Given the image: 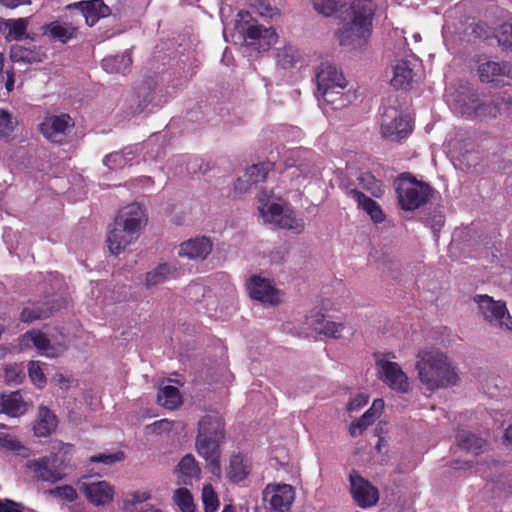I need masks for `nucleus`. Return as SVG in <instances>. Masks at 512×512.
<instances>
[{
  "instance_id": "obj_1",
  "label": "nucleus",
  "mask_w": 512,
  "mask_h": 512,
  "mask_svg": "<svg viewBox=\"0 0 512 512\" xmlns=\"http://www.w3.org/2000/svg\"><path fill=\"white\" fill-rule=\"evenodd\" d=\"M375 6L370 0H356L346 11L336 32L339 44L348 50L362 49L370 35Z\"/></svg>"
},
{
  "instance_id": "obj_2",
  "label": "nucleus",
  "mask_w": 512,
  "mask_h": 512,
  "mask_svg": "<svg viewBox=\"0 0 512 512\" xmlns=\"http://www.w3.org/2000/svg\"><path fill=\"white\" fill-rule=\"evenodd\" d=\"M418 379L429 391L455 385L458 374L448 357L439 349L424 348L416 356Z\"/></svg>"
},
{
  "instance_id": "obj_3",
  "label": "nucleus",
  "mask_w": 512,
  "mask_h": 512,
  "mask_svg": "<svg viewBox=\"0 0 512 512\" xmlns=\"http://www.w3.org/2000/svg\"><path fill=\"white\" fill-rule=\"evenodd\" d=\"M258 211L265 223L300 234L305 230L303 218L297 217L272 191L261 190L257 196Z\"/></svg>"
},
{
  "instance_id": "obj_4",
  "label": "nucleus",
  "mask_w": 512,
  "mask_h": 512,
  "mask_svg": "<svg viewBox=\"0 0 512 512\" xmlns=\"http://www.w3.org/2000/svg\"><path fill=\"white\" fill-rule=\"evenodd\" d=\"M319 95L328 104L345 106L344 93L347 82L337 67L330 63H322L316 74Z\"/></svg>"
},
{
  "instance_id": "obj_5",
  "label": "nucleus",
  "mask_w": 512,
  "mask_h": 512,
  "mask_svg": "<svg viewBox=\"0 0 512 512\" xmlns=\"http://www.w3.org/2000/svg\"><path fill=\"white\" fill-rule=\"evenodd\" d=\"M396 191L401 208L415 210L427 203L433 190L427 183L404 173L396 181Z\"/></svg>"
},
{
  "instance_id": "obj_6",
  "label": "nucleus",
  "mask_w": 512,
  "mask_h": 512,
  "mask_svg": "<svg viewBox=\"0 0 512 512\" xmlns=\"http://www.w3.org/2000/svg\"><path fill=\"white\" fill-rule=\"evenodd\" d=\"M454 109L467 117L495 118L502 114V107L497 97L489 102L479 99L475 93L460 92L451 100Z\"/></svg>"
},
{
  "instance_id": "obj_7",
  "label": "nucleus",
  "mask_w": 512,
  "mask_h": 512,
  "mask_svg": "<svg viewBox=\"0 0 512 512\" xmlns=\"http://www.w3.org/2000/svg\"><path fill=\"white\" fill-rule=\"evenodd\" d=\"M235 29L249 46H256L265 50L276 40V33L272 28H264L256 23L247 11H240L235 20Z\"/></svg>"
},
{
  "instance_id": "obj_8",
  "label": "nucleus",
  "mask_w": 512,
  "mask_h": 512,
  "mask_svg": "<svg viewBox=\"0 0 512 512\" xmlns=\"http://www.w3.org/2000/svg\"><path fill=\"white\" fill-rule=\"evenodd\" d=\"M303 331L307 335L322 334L334 339H348L354 334L352 326L325 319L320 311H311L305 318Z\"/></svg>"
},
{
  "instance_id": "obj_9",
  "label": "nucleus",
  "mask_w": 512,
  "mask_h": 512,
  "mask_svg": "<svg viewBox=\"0 0 512 512\" xmlns=\"http://www.w3.org/2000/svg\"><path fill=\"white\" fill-rule=\"evenodd\" d=\"M21 350L36 348L41 355L54 358L62 355L67 347V338L61 335L60 338H49L38 330L26 332L19 339Z\"/></svg>"
},
{
  "instance_id": "obj_10",
  "label": "nucleus",
  "mask_w": 512,
  "mask_h": 512,
  "mask_svg": "<svg viewBox=\"0 0 512 512\" xmlns=\"http://www.w3.org/2000/svg\"><path fill=\"white\" fill-rule=\"evenodd\" d=\"M473 301L477 304L482 318L491 325L512 332V317L503 301H496L489 295H475Z\"/></svg>"
},
{
  "instance_id": "obj_11",
  "label": "nucleus",
  "mask_w": 512,
  "mask_h": 512,
  "mask_svg": "<svg viewBox=\"0 0 512 512\" xmlns=\"http://www.w3.org/2000/svg\"><path fill=\"white\" fill-rule=\"evenodd\" d=\"M411 131V121L407 115L393 105L384 107L381 117V134L385 139L400 142Z\"/></svg>"
},
{
  "instance_id": "obj_12",
  "label": "nucleus",
  "mask_w": 512,
  "mask_h": 512,
  "mask_svg": "<svg viewBox=\"0 0 512 512\" xmlns=\"http://www.w3.org/2000/svg\"><path fill=\"white\" fill-rule=\"evenodd\" d=\"M64 459H59L53 453L51 456H44L38 459L26 461L25 468L27 474L34 479L43 482L56 483L64 479Z\"/></svg>"
},
{
  "instance_id": "obj_13",
  "label": "nucleus",
  "mask_w": 512,
  "mask_h": 512,
  "mask_svg": "<svg viewBox=\"0 0 512 512\" xmlns=\"http://www.w3.org/2000/svg\"><path fill=\"white\" fill-rule=\"evenodd\" d=\"M291 185L297 191H303L320 182V168L310 158L300 159L295 165L289 164Z\"/></svg>"
},
{
  "instance_id": "obj_14",
  "label": "nucleus",
  "mask_w": 512,
  "mask_h": 512,
  "mask_svg": "<svg viewBox=\"0 0 512 512\" xmlns=\"http://www.w3.org/2000/svg\"><path fill=\"white\" fill-rule=\"evenodd\" d=\"M380 379L394 391L407 393L410 390V382L400 365L391 361L386 356L377 360Z\"/></svg>"
},
{
  "instance_id": "obj_15",
  "label": "nucleus",
  "mask_w": 512,
  "mask_h": 512,
  "mask_svg": "<svg viewBox=\"0 0 512 512\" xmlns=\"http://www.w3.org/2000/svg\"><path fill=\"white\" fill-rule=\"evenodd\" d=\"M249 296L261 303L269 305H277L282 301V293L267 278L260 276H252L247 284Z\"/></svg>"
},
{
  "instance_id": "obj_16",
  "label": "nucleus",
  "mask_w": 512,
  "mask_h": 512,
  "mask_svg": "<svg viewBox=\"0 0 512 512\" xmlns=\"http://www.w3.org/2000/svg\"><path fill=\"white\" fill-rule=\"evenodd\" d=\"M79 490L95 506H103L114 498V487L107 481H91L84 476L77 482Z\"/></svg>"
},
{
  "instance_id": "obj_17",
  "label": "nucleus",
  "mask_w": 512,
  "mask_h": 512,
  "mask_svg": "<svg viewBox=\"0 0 512 512\" xmlns=\"http://www.w3.org/2000/svg\"><path fill=\"white\" fill-rule=\"evenodd\" d=\"M113 223L140 236L147 224V216L140 204L131 203L118 211Z\"/></svg>"
},
{
  "instance_id": "obj_18",
  "label": "nucleus",
  "mask_w": 512,
  "mask_h": 512,
  "mask_svg": "<svg viewBox=\"0 0 512 512\" xmlns=\"http://www.w3.org/2000/svg\"><path fill=\"white\" fill-rule=\"evenodd\" d=\"M224 439L222 438H210V437H197L195 441V447L198 455L202 457L207 464L209 471L215 475L220 476L221 466L220 457L221 449L220 445Z\"/></svg>"
},
{
  "instance_id": "obj_19",
  "label": "nucleus",
  "mask_w": 512,
  "mask_h": 512,
  "mask_svg": "<svg viewBox=\"0 0 512 512\" xmlns=\"http://www.w3.org/2000/svg\"><path fill=\"white\" fill-rule=\"evenodd\" d=\"M263 500L275 512H286L295 500V491L289 484H269L263 490Z\"/></svg>"
},
{
  "instance_id": "obj_20",
  "label": "nucleus",
  "mask_w": 512,
  "mask_h": 512,
  "mask_svg": "<svg viewBox=\"0 0 512 512\" xmlns=\"http://www.w3.org/2000/svg\"><path fill=\"white\" fill-rule=\"evenodd\" d=\"M349 480L352 496L361 508H370L378 502V489L365 480L358 472H351Z\"/></svg>"
},
{
  "instance_id": "obj_21",
  "label": "nucleus",
  "mask_w": 512,
  "mask_h": 512,
  "mask_svg": "<svg viewBox=\"0 0 512 512\" xmlns=\"http://www.w3.org/2000/svg\"><path fill=\"white\" fill-rule=\"evenodd\" d=\"M73 125L74 123L69 115H53L44 119L40 124V131L48 140L62 143Z\"/></svg>"
},
{
  "instance_id": "obj_22",
  "label": "nucleus",
  "mask_w": 512,
  "mask_h": 512,
  "mask_svg": "<svg viewBox=\"0 0 512 512\" xmlns=\"http://www.w3.org/2000/svg\"><path fill=\"white\" fill-rule=\"evenodd\" d=\"M67 8L79 9L76 20H78L79 23L81 20H84L88 26L95 25L100 18L106 17L110 13L108 6H106L102 0L81 1L68 5Z\"/></svg>"
},
{
  "instance_id": "obj_23",
  "label": "nucleus",
  "mask_w": 512,
  "mask_h": 512,
  "mask_svg": "<svg viewBox=\"0 0 512 512\" xmlns=\"http://www.w3.org/2000/svg\"><path fill=\"white\" fill-rule=\"evenodd\" d=\"M478 76L484 83H499L504 77L512 79V63L487 60L479 64Z\"/></svg>"
},
{
  "instance_id": "obj_24",
  "label": "nucleus",
  "mask_w": 512,
  "mask_h": 512,
  "mask_svg": "<svg viewBox=\"0 0 512 512\" xmlns=\"http://www.w3.org/2000/svg\"><path fill=\"white\" fill-rule=\"evenodd\" d=\"M140 236L112 223L107 232L106 243L111 254L119 255L137 241Z\"/></svg>"
},
{
  "instance_id": "obj_25",
  "label": "nucleus",
  "mask_w": 512,
  "mask_h": 512,
  "mask_svg": "<svg viewBox=\"0 0 512 512\" xmlns=\"http://www.w3.org/2000/svg\"><path fill=\"white\" fill-rule=\"evenodd\" d=\"M213 243L206 236H198L182 242L178 255L190 260H204L212 252Z\"/></svg>"
},
{
  "instance_id": "obj_26",
  "label": "nucleus",
  "mask_w": 512,
  "mask_h": 512,
  "mask_svg": "<svg viewBox=\"0 0 512 512\" xmlns=\"http://www.w3.org/2000/svg\"><path fill=\"white\" fill-rule=\"evenodd\" d=\"M79 21L73 18L71 21L57 20L42 27V33L52 39L66 43L76 37Z\"/></svg>"
},
{
  "instance_id": "obj_27",
  "label": "nucleus",
  "mask_w": 512,
  "mask_h": 512,
  "mask_svg": "<svg viewBox=\"0 0 512 512\" xmlns=\"http://www.w3.org/2000/svg\"><path fill=\"white\" fill-rule=\"evenodd\" d=\"M225 438V426L222 416L217 412L204 415L198 423L197 437Z\"/></svg>"
},
{
  "instance_id": "obj_28",
  "label": "nucleus",
  "mask_w": 512,
  "mask_h": 512,
  "mask_svg": "<svg viewBox=\"0 0 512 512\" xmlns=\"http://www.w3.org/2000/svg\"><path fill=\"white\" fill-rule=\"evenodd\" d=\"M415 64L409 60H399L392 67L391 85L395 89H407L413 82L416 73Z\"/></svg>"
},
{
  "instance_id": "obj_29",
  "label": "nucleus",
  "mask_w": 512,
  "mask_h": 512,
  "mask_svg": "<svg viewBox=\"0 0 512 512\" xmlns=\"http://www.w3.org/2000/svg\"><path fill=\"white\" fill-rule=\"evenodd\" d=\"M251 470V461L243 453H234L229 458L226 477L233 483H239L247 478Z\"/></svg>"
},
{
  "instance_id": "obj_30",
  "label": "nucleus",
  "mask_w": 512,
  "mask_h": 512,
  "mask_svg": "<svg viewBox=\"0 0 512 512\" xmlns=\"http://www.w3.org/2000/svg\"><path fill=\"white\" fill-rule=\"evenodd\" d=\"M176 276L177 268L174 265L160 263L144 275L142 283L147 289H152Z\"/></svg>"
},
{
  "instance_id": "obj_31",
  "label": "nucleus",
  "mask_w": 512,
  "mask_h": 512,
  "mask_svg": "<svg viewBox=\"0 0 512 512\" xmlns=\"http://www.w3.org/2000/svg\"><path fill=\"white\" fill-rule=\"evenodd\" d=\"M385 407L383 399H375L372 406L355 422L351 423L349 431L355 437L372 425L381 415Z\"/></svg>"
},
{
  "instance_id": "obj_32",
  "label": "nucleus",
  "mask_w": 512,
  "mask_h": 512,
  "mask_svg": "<svg viewBox=\"0 0 512 512\" xmlns=\"http://www.w3.org/2000/svg\"><path fill=\"white\" fill-rule=\"evenodd\" d=\"M346 193L348 197L358 204L359 207L367 212L374 222L381 223L384 221L385 215L377 202L365 196L356 188L348 189Z\"/></svg>"
},
{
  "instance_id": "obj_33",
  "label": "nucleus",
  "mask_w": 512,
  "mask_h": 512,
  "mask_svg": "<svg viewBox=\"0 0 512 512\" xmlns=\"http://www.w3.org/2000/svg\"><path fill=\"white\" fill-rule=\"evenodd\" d=\"M271 169L272 164L270 162L258 163L248 167L244 175L235 182V191L238 193L246 192L247 188L240 187L243 182H251L252 185L262 182L266 179Z\"/></svg>"
},
{
  "instance_id": "obj_34",
  "label": "nucleus",
  "mask_w": 512,
  "mask_h": 512,
  "mask_svg": "<svg viewBox=\"0 0 512 512\" xmlns=\"http://www.w3.org/2000/svg\"><path fill=\"white\" fill-rule=\"evenodd\" d=\"M140 148L138 146L127 147L121 151L108 154L103 163L111 170H119L126 166L132 165L133 160L138 154Z\"/></svg>"
},
{
  "instance_id": "obj_35",
  "label": "nucleus",
  "mask_w": 512,
  "mask_h": 512,
  "mask_svg": "<svg viewBox=\"0 0 512 512\" xmlns=\"http://www.w3.org/2000/svg\"><path fill=\"white\" fill-rule=\"evenodd\" d=\"M10 58L13 62L39 63L46 59V53L39 47L26 48L15 44L11 47Z\"/></svg>"
},
{
  "instance_id": "obj_36",
  "label": "nucleus",
  "mask_w": 512,
  "mask_h": 512,
  "mask_svg": "<svg viewBox=\"0 0 512 512\" xmlns=\"http://www.w3.org/2000/svg\"><path fill=\"white\" fill-rule=\"evenodd\" d=\"M27 410V405L23 401L19 392L0 395V413H5L12 417H19Z\"/></svg>"
},
{
  "instance_id": "obj_37",
  "label": "nucleus",
  "mask_w": 512,
  "mask_h": 512,
  "mask_svg": "<svg viewBox=\"0 0 512 512\" xmlns=\"http://www.w3.org/2000/svg\"><path fill=\"white\" fill-rule=\"evenodd\" d=\"M57 427L56 416L45 406L38 410V417L34 425L35 435L38 437H47Z\"/></svg>"
},
{
  "instance_id": "obj_38",
  "label": "nucleus",
  "mask_w": 512,
  "mask_h": 512,
  "mask_svg": "<svg viewBox=\"0 0 512 512\" xmlns=\"http://www.w3.org/2000/svg\"><path fill=\"white\" fill-rule=\"evenodd\" d=\"M187 296L193 302H205L207 312L216 313L217 306L216 301L203 284L192 283L186 289Z\"/></svg>"
},
{
  "instance_id": "obj_39",
  "label": "nucleus",
  "mask_w": 512,
  "mask_h": 512,
  "mask_svg": "<svg viewBox=\"0 0 512 512\" xmlns=\"http://www.w3.org/2000/svg\"><path fill=\"white\" fill-rule=\"evenodd\" d=\"M458 446L468 452L478 455L485 446V441L469 431H459L456 436Z\"/></svg>"
},
{
  "instance_id": "obj_40",
  "label": "nucleus",
  "mask_w": 512,
  "mask_h": 512,
  "mask_svg": "<svg viewBox=\"0 0 512 512\" xmlns=\"http://www.w3.org/2000/svg\"><path fill=\"white\" fill-rule=\"evenodd\" d=\"M18 119L9 111L0 108V139L11 141L18 131Z\"/></svg>"
},
{
  "instance_id": "obj_41",
  "label": "nucleus",
  "mask_w": 512,
  "mask_h": 512,
  "mask_svg": "<svg viewBox=\"0 0 512 512\" xmlns=\"http://www.w3.org/2000/svg\"><path fill=\"white\" fill-rule=\"evenodd\" d=\"M132 64L129 51L117 56L106 57L102 61V67L109 73H125Z\"/></svg>"
},
{
  "instance_id": "obj_42",
  "label": "nucleus",
  "mask_w": 512,
  "mask_h": 512,
  "mask_svg": "<svg viewBox=\"0 0 512 512\" xmlns=\"http://www.w3.org/2000/svg\"><path fill=\"white\" fill-rule=\"evenodd\" d=\"M157 401L161 406L170 410L177 408L182 402L178 388L171 385L159 390Z\"/></svg>"
},
{
  "instance_id": "obj_43",
  "label": "nucleus",
  "mask_w": 512,
  "mask_h": 512,
  "mask_svg": "<svg viewBox=\"0 0 512 512\" xmlns=\"http://www.w3.org/2000/svg\"><path fill=\"white\" fill-rule=\"evenodd\" d=\"M4 31L6 39L8 40H21L28 27V18L9 19L4 22Z\"/></svg>"
},
{
  "instance_id": "obj_44",
  "label": "nucleus",
  "mask_w": 512,
  "mask_h": 512,
  "mask_svg": "<svg viewBox=\"0 0 512 512\" xmlns=\"http://www.w3.org/2000/svg\"><path fill=\"white\" fill-rule=\"evenodd\" d=\"M44 494L55 501L62 503H71L76 501L78 498L76 489L70 485L58 486L53 489L46 490Z\"/></svg>"
},
{
  "instance_id": "obj_45",
  "label": "nucleus",
  "mask_w": 512,
  "mask_h": 512,
  "mask_svg": "<svg viewBox=\"0 0 512 512\" xmlns=\"http://www.w3.org/2000/svg\"><path fill=\"white\" fill-rule=\"evenodd\" d=\"M53 311L52 307H46L39 304L32 303L26 307L21 312L20 318L23 322H33L35 320H40L48 317Z\"/></svg>"
},
{
  "instance_id": "obj_46",
  "label": "nucleus",
  "mask_w": 512,
  "mask_h": 512,
  "mask_svg": "<svg viewBox=\"0 0 512 512\" xmlns=\"http://www.w3.org/2000/svg\"><path fill=\"white\" fill-rule=\"evenodd\" d=\"M277 63L284 69H288L296 65L300 60V54L292 46H284L277 49Z\"/></svg>"
},
{
  "instance_id": "obj_47",
  "label": "nucleus",
  "mask_w": 512,
  "mask_h": 512,
  "mask_svg": "<svg viewBox=\"0 0 512 512\" xmlns=\"http://www.w3.org/2000/svg\"><path fill=\"white\" fill-rule=\"evenodd\" d=\"M359 185L362 189L368 191L374 197H381L384 193L382 183L377 180L371 173H361L358 177Z\"/></svg>"
},
{
  "instance_id": "obj_48",
  "label": "nucleus",
  "mask_w": 512,
  "mask_h": 512,
  "mask_svg": "<svg viewBox=\"0 0 512 512\" xmlns=\"http://www.w3.org/2000/svg\"><path fill=\"white\" fill-rule=\"evenodd\" d=\"M0 448L15 452L23 457H28L30 455V451L27 447H25L16 437L7 433H0Z\"/></svg>"
},
{
  "instance_id": "obj_49",
  "label": "nucleus",
  "mask_w": 512,
  "mask_h": 512,
  "mask_svg": "<svg viewBox=\"0 0 512 512\" xmlns=\"http://www.w3.org/2000/svg\"><path fill=\"white\" fill-rule=\"evenodd\" d=\"M177 468L179 473H181L185 478L192 479L199 477L200 469L196 463L195 458L190 454L185 455L181 459Z\"/></svg>"
},
{
  "instance_id": "obj_50",
  "label": "nucleus",
  "mask_w": 512,
  "mask_h": 512,
  "mask_svg": "<svg viewBox=\"0 0 512 512\" xmlns=\"http://www.w3.org/2000/svg\"><path fill=\"white\" fill-rule=\"evenodd\" d=\"M173 500L182 512H193V498L186 488L177 489Z\"/></svg>"
},
{
  "instance_id": "obj_51",
  "label": "nucleus",
  "mask_w": 512,
  "mask_h": 512,
  "mask_svg": "<svg viewBox=\"0 0 512 512\" xmlns=\"http://www.w3.org/2000/svg\"><path fill=\"white\" fill-rule=\"evenodd\" d=\"M341 6L342 0H313L314 9L326 17L333 15Z\"/></svg>"
},
{
  "instance_id": "obj_52",
  "label": "nucleus",
  "mask_w": 512,
  "mask_h": 512,
  "mask_svg": "<svg viewBox=\"0 0 512 512\" xmlns=\"http://www.w3.org/2000/svg\"><path fill=\"white\" fill-rule=\"evenodd\" d=\"M151 498V494L148 491H134L128 493L123 498L124 510H131L136 507L137 504L148 501Z\"/></svg>"
},
{
  "instance_id": "obj_53",
  "label": "nucleus",
  "mask_w": 512,
  "mask_h": 512,
  "mask_svg": "<svg viewBox=\"0 0 512 512\" xmlns=\"http://www.w3.org/2000/svg\"><path fill=\"white\" fill-rule=\"evenodd\" d=\"M202 500L205 506V512H214L218 509L219 501L212 486L207 485L203 488Z\"/></svg>"
},
{
  "instance_id": "obj_54",
  "label": "nucleus",
  "mask_w": 512,
  "mask_h": 512,
  "mask_svg": "<svg viewBox=\"0 0 512 512\" xmlns=\"http://www.w3.org/2000/svg\"><path fill=\"white\" fill-rule=\"evenodd\" d=\"M124 459V453L122 451H116L113 453H99L89 458L91 462L102 463L104 465H112L116 462H120Z\"/></svg>"
},
{
  "instance_id": "obj_55",
  "label": "nucleus",
  "mask_w": 512,
  "mask_h": 512,
  "mask_svg": "<svg viewBox=\"0 0 512 512\" xmlns=\"http://www.w3.org/2000/svg\"><path fill=\"white\" fill-rule=\"evenodd\" d=\"M28 374L31 381L39 388L46 384V377L39 362L31 361L28 365Z\"/></svg>"
},
{
  "instance_id": "obj_56",
  "label": "nucleus",
  "mask_w": 512,
  "mask_h": 512,
  "mask_svg": "<svg viewBox=\"0 0 512 512\" xmlns=\"http://www.w3.org/2000/svg\"><path fill=\"white\" fill-rule=\"evenodd\" d=\"M4 371L8 383L19 384L24 379V368L21 364L7 365Z\"/></svg>"
},
{
  "instance_id": "obj_57",
  "label": "nucleus",
  "mask_w": 512,
  "mask_h": 512,
  "mask_svg": "<svg viewBox=\"0 0 512 512\" xmlns=\"http://www.w3.org/2000/svg\"><path fill=\"white\" fill-rule=\"evenodd\" d=\"M27 508L20 502L10 499H0V512H22Z\"/></svg>"
},
{
  "instance_id": "obj_58",
  "label": "nucleus",
  "mask_w": 512,
  "mask_h": 512,
  "mask_svg": "<svg viewBox=\"0 0 512 512\" xmlns=\"http://www.w3.org/2000/svg\"><path fill=\"white\" fill-rule=\"evenodd\" d=\"M368 396L365 394H358L348 403L347 410L349 412H354L360 410L368 403Z\"/></svg>"
},
{
  "instance_id": "obj_59",
  "label": "nucleus",
  "mask_w": 512,
  "mask_h": 512,
  "mask_svg": "<svg viewBox=\"0 0 512 512\" xmlns=\"http://www.w3.org/2000/svg\"><path fill=\"white\" fill-rule=\"evenodd\" d=\"M499 42L512 47V25H504Z\"/></svg>"
},
{
  "instance_id": "obj_60",
  "label": "nucleus",
  "mask_w": 512,
  "mask_h": 512,
  "mask_svg": "<svg viewBox=\"0 0 512 512\" xmlns=\"http://www.w3.org/2000/svg\"><path fill=\"white\" fill-rule=\"evenodd\" d=\"M497 100L502 107V113H512V95L497 96Z\"/></svg>"
},
{
  "instance_id": "obj_61",
  "label": "nucleus",
  "mask_w": 512,
  "mask_h": 512,
  "mask_svg": "<svg viewBox=\"0 0 512 512\" xmlns=\"http://www.w3.org/2000/svg\"><path fill=\"white\" fill-rule=\"evenodd\" d=\"M151 101L152 97L150 94H148L144 97L143 101H138L137 107L133 110L132 114L137 115L144 112L148 108V105Z\"/></svg>"
},
{
  "instance_id": "obj_62",
  "label": "nucleus",
  "mask_w": 512,
  "mask_h": 512,
  "mask_svg": "<svg viewBox=\"0 0 512 512\" xmlns=\"http://www.w3.org/2000/svg\"><path fill=\"white\" fill-rule=\"evenodd\" d=\"M2 6L6 8H16L20 5L30 4L31 0H0Z\"/></svg>"
},
{
  "instance_id": "obj_63",
  "label": "nucleus",
  "mask_w": 512,
  "mask_h": 512,
  "mask_svg": "<svg viewBox=\"0 0 512 512\" xmlns=\"http://www.w3.org/2000/svg\"><path fill=\"white\" fill-rule=\"evenodd\" d=\"M54 379L62 389H67L69 387V379L66 378L63 374H57Z\"/></svg>"
},
{
  "instance_id": "obj_64",
  "label": "nucleus",
  "mask_w": 512,
  "mask_h": 512,
  "mask_svg": "<svg viewBox=\"0 0 512 512\" xmlns=\"http://www.w3.org/2000/svg\"><path fill=\"white\" fill-rule=\"evenodd\" d=\"M52 449H53V451H55V450L62 451L64 453V455H66L70 452L71 446L68 444L58 442L53 445Z\"/></svg>"
}]
</instances>
